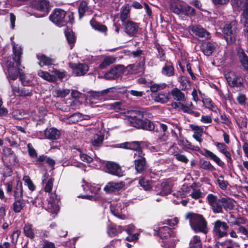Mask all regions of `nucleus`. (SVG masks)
I'll list each match as a JSON object with an SVG mask.
<instances>
[{"mask_svg":"<svg viewBox=\"0 0 248 248\" xmlns=\"http://www.w3.org/2000/svg\"><path fill=\"white\" fill-rule=\"evenodd\" d=\"M144 114L145 111L143 108H140L127 111L126 116L128 118L129 125L138 129L157 132V130H155V125L154 123L144 117Z\"/></svg>","mask_w":248,"mask_h":248,"instance_id":"1","label":"nucleus"},{"mask_svg":"<svg viewBox=\"0 0 248 248\" xmlns=\"http://www.w3.org/2000/svg\"><path fill=\"white\" fill-rule=\"evenodd\" d=\"M206 202L215 214L222 213L223 209L226 211L232 210L234 207L232 199L229 197L219 198L212 193L208 194L206 198Z\"/></svg>","mask_w":248,"mask_h":248,"instance_id":"2","label":"nucleus"},{"mask_svg":"<svg viewBox=\"0 0 248 248\" xmlns=\"http://www.w3.org/2000/svg\"><path fill=\"white\" fill-rule=\"evenodd\" d=\"M13 60L15 62L7 61L6 62V66L7 71V78L12 80H16L19 73L21 64V58L23 54L22 48L20 46L14 44L13 46Z\"/></svg>","mask_w":248,"mask_h":248,"instance_id":"3","label":"nucleus"},{"mask_svg":"<svg viewBox=\"0 0 248 248\" xmlns=\"http://www.w3.org/2000/svg\"><path fill=\"white\" fill-rule=\"evenodd\" d=\"M186 218L189 220L190 227L195 232L207 233V222L202 215L188 212L186 215Z\"/></svg>","mask_w":248,"mask_h":248,"instance_id":"4","label":"nucleus"},{"mask_svg":"<svg viewBox=\"0 0 248 248\" xmlns=\"http://www.w3.org/2000/svg\"><path fill=\"white\" fill-rule=\"evenodd\" d=\"M238 31V23L236 20H233L225 24L222 29V33L228 45H232L236 42Z\"/></svg>","mask_w":248,"mask_h":248,"instance_id":"5","label":"nucleus"},{"mask_svg":"<svg viewBox=\"0 0 248 248\" xmlns=\"http://www.w3.org/2000/svg\"><path fill=\"white\" fill-rule=\"evenodd\" d=\"M66 12L61 8H55L49 16V19L53 23L58 27H61L67 25L65 18Z\"/></svg>","mask_w":248,"mask_h":248,"instance_id":"6","label":"nucleus"},{"mask_svg":"<svg viewBox=\"0 0 248 248\" xmlns=\"http://www.w3.org/2000/svg\"><path fill=\"white\" fill-rule=\"evenodd\" d=\"M225 77L231 87L243 88L244 78L240 74L231 71L225 74Z\"/></svg>","mask_w":248,"mask_h":248,"instance_id":"7","label":"nucleus"},{"mask_svg":"<svg viewBox=\"0 0 248 248\" xmlns=\"http://www.w3.org/2000/svg\"><path fill=\"white\" fill-rule=\"evenodd\" d=\"M2 151V160L4 164H9L12 166L19 165L17 156L11 148L4 147Z\"/></svg>","mask_w":248,"mask_h":248,"instance_id":"8","label":"nucleus"},{"mask_svg":"<svg viewBox=\"0 0 248 248\" xmlns=\"http://www.w3.org/2000/svg\"><path fill=\"white\" fill-rule=\"evenodd\" d=\"M229 228V226L226 222L217 219L214 223L213 232L217 239L227 237L228 235Z\"/></svg>","mask_w":248,"mask_h":248,"instance_id":"9","label":"nucleus"},{"mask_svg":"<svg viewBox=\"0 0 248 248\" xmlns=\"http://www.w3.org/2000/svg\"><path fill=\"white\" fill-rule=\"evenodd\" d=\"M145 155V154L143 151H140L137 155L138 158L134 161L135 169L137 173H144L147 168Z\"/></svg>","mask_w":248,"mask_h":248,"instance_id":"10","label":"nucleus"},{"mask_svg":"<svg viewBox=\"0 0 248 248\" xmlns=\"http://www.w3.org/2000/svg\"><path fill=\"white\" fill-rule=\"evenodd\" d=\"M125 33L129 37H135L138 34L140 28V23L132 20H128L122 24Z\"/></svg>","mask_w":248,"mask_h":248,"instance_id":"11","label":"nucleus"},{"mask_svg":"<svg viewBox=\"0 0 248 248\" xmlns=\"http://www.w3.org/2000/svg\"><path fill=\"white\" fill-rule=\"evenodd\" d=\"M107 172L119 177L123 175L121 167L119 164L113 161H108L105 165Z\"/></svg>","mask_w":248,"mask_h":248,"instance_id":"12","label":"nucleus"},{"mask_svg":"<svg viewBox=\"0 0 248 248\" xmlns=\"http://www.w3.org/2000/svg\"><path fill=\"white\" fill-rule=\"evenodd\" d=\"M32 7L39 11L48 14L50 10L49 1L47 0H35L31 2Z\"/></svg>","mask_w":248,"mask_h":248,"instance_id":"13","label":"nucleus"},{"mask_svg":"<svg viewBox=\"0 0 248 248\" xmlns=\"http://www.w3.org/2000/svg\"><path fill=\"white\" fill-rule=\"evenodd\" d=\"M143 143L142 141H134L132 142H125L121 144L120 147L133 151H136V153L134 155V157L135 158L140 151H143L141 144Z\"/></svg>","mask_w":248,"mask_h":248,"instance_id":"14","label":"nucleus"},{"mask_svg":"<svg viewBox=\"0 0 248 248\" xmlns=\"http://www.w3.org/2000/svg\"><path fill=\"white\" fill-rule=\"evenodd\" d=\"M43 139L49 140H57L60 138L61 132L57 128L51 127L46 128L44 131ZM43 139V138H42Z\"/></svg>","mask_w":248,"mask_h":248,"instance_id":"15","label":"nucleus"},{"mask_svg":"<svg viewBox=\"0 0 248 248\" xmlns=\"http://www.w3.org/2000/svg\"><path fill=\"white\" fill-rule=\"evenodd\" d=\"M118 89L119 88H117V87H113L103 90L101 91H91L89 93L91 95V97H92L93 98L99 99L100 100H106L107 99L106 95L108 93H113L114 90H116Z\"/></svg>","mask_w":248,"mask_h":248,"instance_id":"16","label":"nucleus"},{"mask_svg":"<svg viewBox=\"0 0 248 248\" xmlns=\"http://www.w3.org/2000/svg\"><path fill=\"white\" fill-rule=\"evenodd\" d=\"M199 153L205 157L209 158L214 161L220 167L223 168L225 165L224 162L221 161L217 155L207 149L204 148L202 150L201 149Z\"/></svg>","mask_w":248,"mask_h":248,"instance_id":"17","label":"nucleus"},{"mask_svg":"<svg viewBox=\"0 0 248 248\" xmlns=\"http://www.w3.org/2000/svg\"><path fill=\"white\" fill-rule=\"evenodd\" d=\"M70 67L73 69L77 76H83L89 71V66L85 63L72 64Z\"/></svg>","mask_w":248,"mask_h":248,"instance_id":"18","label":"nucleus"},{"mask_svg":"<svg viewBox=\"0 0 248 248\" xmlns=\"http://www.w3.org/2000/svg\"><path fill=\"white\" fill-rule=\"evenodd\" d=\"M45 163H46L49 166L54 169L55 161L47 155H40L38 158L34 161L33 163L35 165L43 166Z\"/></svg>","mask_w":248,"mask_h":248,"instance_id":"19","label":"nucleus"},{"mask_svg":"<svg viewBox=\"0 0 248 248\" xmlns=\"http://www.w3.org/2000/svg\"><path fill=\"white\" fill-rule=\"evenodd\" d=\"M36 57L39 61L38 63L41 67H42L43 66H51L55 62L54 59L48 57L42 53L37 54Z\"/></svg>","mask_w":248,"mask_h":248,"instance_id":"20","label":"nucleus"},{"mask_svg":"<svg viewBox=\"0 0 248 248\" xmlns=\"http://www.w3.org/2000/svg\"><path fill=\"white\" fill-rule=\"evenodd\" d=\"M191 31L195 36L200 38L208 39L210 37V33L206 30L200 25L193 26L191 28Z\"/></svg>","mask_w":248,"mask_h":248,"instance_id":"21","label":"nucleus"},{"mask_svg":"<svg viewBox=\"0 0 248 248\" xmlns=\"http://www.w3.org/2000/svg\"><path fill=\"white\" fill-rule=\"evenodd\" d=\"M124 186V183L123 182H110L105 186L104 190L107 193H111L120 190Z\"/></svg>","mask_w":248,"mask_h":248,"instance_id":"22","label":"nucleus"},{"mask_svg":"<svg viewBox=\"0 0 248 248\" xmlns=\"http://www.w3.org/2000/svg\"><path fill=\"white\" fill-rule=\"evenodd\" d=\"M200 47L201 51L203 52L204 55L207 56H210L216 50V44L215 43L206 42L202 43Z\"/></svg>","mask_w":248,"mask_h":248,"instance_id":"23","label":"nucleus"},{"mask_svg":"<svg viewBox=\"0 0 248 248\" xmlns=\"http://www.w3.org/2000/svg\"><path fill=\"white\" fill-rule=\"evenodd\" d=\"M189 127L194 131V134L192 135L193 138L201 143L203 140L202 137L204 132L203 128L200 126L194 124H190Z\"/></svg>","mask_w":248,"mask_h":248,"instance_id":"24","label":"nucleus"},{"mask_svg":"<svg viewBox=\"0 0 248 248\" xmlns=\"http://www.w3.org/2000/svg\"><path fill=\"white\" fill-rule=\"evenodd\" d=\"M13 193L14 199H23V185L20 180H16V185L14 187Z\"/></svg>","mask_w":248,"mask_h":248,"instance_id":"25","label":"nucleus"},{"mask_svg":"<svg viewBox=\"0 0 248 248\" xmlns=\"http://www.w3.org/2000/svg\"><path fill=\"white\" fill-rule=\"evenodd\" d=\"M162 74L167 77L174 75L175 71L173 63L170 61H167L161 71Z\"/></svg>","mask_w":248,"mask_h":248,"instance_id":"26","label":"nucleus"},{"mask_svg":"<svg viewBox=\"0 0 248 248\" xmlns=\"http://www.w3.org/2000/svg\"><path fill=\"white\" fill-rule=\"evenodd\" d=\"M172 232L171 228L165 226L159 227L156 231V233L161 239H167L171 236Z\"/></svg>","mask_w":248,"mask_h":248,"instance_id":"27","label":"nucleus"},{"mask_svg":"<svg viewBox=\"0 0 248 248\" xmlns=\"http://www.w3.org/2000/svg\"><path fill=\"white\" fill-rule=\"evenodd\" d=\"M237 55L242 66L246 71H248V56L243 49L241 48L237 50Z\"/></svg>","mask_w":248,"mask_h":248,"instance_id":"28","label":"nucleus"},{"mask_svg":"<svg viewBox=\"0 0 248 248\" xmlns=\"http://www.w3.org/2000/svg\"><path fill=\"white\" fill-rule=\"evenodd\" d=\"M64 34L68 44L74 46L76 41V36L72 29L67 27L64 30ZM73 46H71V48Z\"/></svg>","mask_w":248,"mask_h":248,"instance_id":"29","label":"nucleus"},{"mask_svg":"<svg viewBox=\"0 0 248 248\" xmlns=\"http://www.w3.org/2000/svg\"><path fill=\"white\" fill-rule=\"evenodd\" d=\"M90 24L94 30H96L99 32L106 33L108 31V28L106 25L100 24L94 18H93L90 20Z\"/></svg>","mask_w":248,"mask_h":248,"instance_id":"30","label":"nucleus"},{"mask_svg":"<svg viewBox=\"0 0 248 248\" xmlns=\"http://www.w3.org/2000/svg\"><path fill=\"white\" fill-rule=\"evenodd\" d=\"M123 227L119 226L117 228L115 225H109L107 227V233L110 237H113L117 235L118 233H121L123 231Z\"/></svg>","mask_w":248,"mask_h":248,"instance_id":"31","label":"nucleus"},{"mask_svg":"<svg viewBox=\"0 0 248 248\" xmlns=\"http://www.w3.org/2000/svg\"><path fill=\"white\" fill-rule=\"evenodd\" d=\"M25 206V201L23 199H15L13 204V210L16 213H20Z\"/></svg>","mask_w":248,"mask_h":248,"instance_id":"32","label":"nucleus"},{"mask_svg":"<svg viewBox=\"0 0 248 248\" xmlns=\"http://www.w3.org/2000/svg\"><path fill=\"white\" fill-rule=\"evenodd\" d=\"M184 6V4L179 1H173L170 4V10L175 14L181 15L183 11Z\"/></svg>","mask_w":248,"mask_h":248,"instance_id":"33","label":"nucleus"},{"mask_svg":"<svg viewBox=\"0 0 248 248\" xmlns=\"http://www.w3.org/2000/svg\"><path fill=\"white\" fill-rule=\"evenodd\" d=\"M174 100L178 101H183L185 100V94L177 88H173L170 92Z\"/></svg>","mask_w":248,"mask_h":248,"instance_id":"34","label":"nucleus"},{"mask_svg":"<svg viewBox=\"0 0 248 248\" xmlns=\"http://www.w3.org/2000/svg\"><path fill=\"white\" fill-rule=\"evenodd\" d=\"M38 75L44 79L49 82L56 81L57 78L55 75H51L48 72L39 70L38 72Z\"/></svg>","mask_w":248,"mask_h":248,"instance_id":"35","label":"nucleus"},{"mask_svg":"<svg viewBox=\"0 0 248 248\" xmlns=\"http://www.w3.org/2000/svg\"><path fill=\"white\" fill-rule=\"evenodd\" d=\"M170 92L166 93H159L156 94L155 98V101L162 104L167 103L170 99Z\"/></svg>","mask_w":248,"mask_h":248,"instance_id":"36","label":"nucleus"},{"mask_svg":"<svg viewBox=\"0 0 248 248\" xmlns=\"http://www.w3.org/2000/svg\"><path fill=\"white\" fill-rule=\"evenodd\" d=\"M32 227L31 224H26L23 228V232L25 236L33 240L35 237V234Z\"/></svg>","mask_w":248,"mask_h":248,"instance_id":"37","label":"nucleus"},{"mask_svg":"<svg viewBox=\"0 0 248 248\" xmlns=\"http://www.w3.org/2000/svg\"><path fill=\"white\" fill-rule=\"evenodd\" d=\"M88 8V3L85 0L80 1L78 8L79 19H81L84 16L85 14L87 11Z\"/></svg>","mask_w":248,"mask_h":248,"instance_id":"38","label":"nucleus"},{"mask_svg":"<svg viewBox=\"0 0 248 248\" xmlns=\"http://www.w3.org/2000/svg\"><path fill=\"white\" fill-rule=\"evenodd\" d=\"M200 168L204 170L210 171L216 170L215 167L212 165L209 161L201 159L199 163Z\"/></svg>","mask_w":248,"mask_h":248,"instance_id":"39","label":"nucleus"},{"mask_svg":"<svg viewBox=\"0 0 248 248\" xmlns=\"http://www.w3.org/2000/svg\"><path fill=\"white\" fill-rule=\"evenodd\" d=\"M123 10L121 11L120 13V20L122 22V24L124 22H126L128 21V18L130 16V9L128 5L124 7L123 6Z\"/></svg>","mask_w":248,"mask_h":248,"instance_id":"40","label":"nucleus"},{"mask_svg":"<svg viewBox=\"0 0 248 248\" xmlns=\"http://www.w3.org/2000/svg\"><path fill=\"white\" fill-rule=\"evenodd\" d=\"M90 190L91 192L92 193H93L94 195H81L79 196V198H81L84 199H88L91 201H95L96 200V198L98 197H96V195H97L98 193V192L100 190L99 188H96L95 187H91L90 188Z\"/></svg>","mask_w":248,"mask_h":248,"instance_id":"41","label":"nucleus"},{"mask_svg":"<svg viewBox=\"0 0 248 248\" xmlns=\"http://www.w3.org/2000/svg\"><path fill=\"white\" fill-rule=\"evenodd\" d=\"M60 201V198L58 196L54 193H51L48 200V203L51 204V206L53 208L55 207V209H59L58 202Z\"/></svg>","mask_w":248,"mask_h":248,"instance_id":"42","label":"nucleus"},{"mask_svg":"<svg viewBox=\"0 0 248 248\" xmlns=\"http://www.w3.org/2000/svg\"><path fill=\"white\" fill-rule=\"evenodd\" d=\"M139 184L146 191L150 190L152 188L150 181L144 177L140 179Z\"/></svg>","mask_w":248,"mask_h":248,"instance_id":"43","label":"nucleus"},{"mask_svg":"<svg viewBox=\"0 0 248 248\" xmlns=\"http://www.w3.org/2000/svg\"><path fill=\"white\" fill-rule=\"evenodd\" d=\"M178 81L183 86V88H182V90L183 91H185L187 88V85H188L189 87L191 86V81L189 78L186 76H180L178 78Z\"/></svg>","mask_w":248,"mask_h":248,"instance_id":"44","label":"nucleus"},{"mask_svg":"<svg viewBox=\"0 0 248 248\" xmlns=\"http://www.w3.org/2000/svg\"><path fill=\"white\" fill-rule=\"evenodd\" d=\"M104 135L103 134H96L93 140H92V145L94 147L100 146L104 141Z\"/></svg>","mask_w":248,"mask_h":248,"instance_id":"45","label":"nucleus"},{"mask_svg":"<svg viewBox=\"0 0 248 248\" xmlns=\"http://www.w3.org/2000/svg\"><path fill=\"white\" fill-rule=\"evenodd\" d=\"M189 245L190 248H202L200 237L198 235L194 236L193 239L190 242Z\"/></svg>","mask_w":248,"mask_h":248,"instance_id":"46","label":"nucleus"},{"mask_svg":"<svg viewBox=\"0 0 248 248\" xmlns=\"http://www.w3.org/2000/svg\"><path fill=\"white\" fill-rule=\"evenodd\" d=\"M119 76L118 72L116 71V68H111L108 72L104 75V78L106 79H115Z\"/></svg>","mask_w":248,"mask_h":248,"instance_id":"47","label":"nucleus"},{"mask_svg":"<svg viewBox=\"0 0 248 248\" xmlns=\"http://www.w3.org/2000/svg\"><path fill=\"white\" fill-rule=\"evenodd\" d=\"M171 192V188L170 185L166 182L161 184V190L160 194L162 196H167Z\"/></svg>","mask_w":248,"mask_h":248,"instance_id":"48","label":"nucleus"},{"mask_svg":"<svg viewBox=\"0 0 248 248\" xmlns=\"http://www.w3.org/2000/svg\"><path fill=\"white\" fill-rule=\"evenodd\" d=\"M183 11L181 15H184L187 16H194L196 14L195 10L190 6L184 5Z\"/></svg>","mask_w":248,"mask_h":248,"instance_id":"49","label":"nucleus"},{"mask_svg":"<svg viewBox=\"0 0 248 248\" xmlns=\"http://www.w3.org/2000/svg\"><path fill=\"white\" fill-rule=\"evenodd\" d=\"M23 180L25 185L28 186V188L31 191H33L36 189V186L31 179L28 175L23 176Z\"/></svg>","mask_w":248,"mask_h":248,"instance_id":"50","label":"nucleus"},{"mask_svg":"<svg viewBox=\"0 0 248 248\" xmlns=\"http://www.w3.org/2000/svg\"><path fill=\"white\" fill-rule=\"evenodd\" d=\"M202 102L206 108L212 111H214V109L217 108L211 98H203Z\"/></svg>","mask_w":248,"mask_h":248,"instance_id":"51","label":"nucleus"},{"mask_svg":"<svg viewBox=\"0 0 248 248\" xmlns=\"http://www.w3.org/2000/svg\"><path fill=\"white\" fill-rule=\"evenodd\" d=\"M113 62V61L111 57H107L103 60L102 62L99 64V68L101 70L104 69L108 66L110 65Z\"/></svg>","mask_w":248,"mask_h":248,"instance_id":"52","label":"nucleus"},{"mask_svg":"<svg viewBox=\"0 0 248 248\" xmlns=\"http://www.w3.org/2000/svg\"><path fill=\"white\" fill-rule=\"evenodd\" d=\"M27 149L29 156L31 158H38L37 153L31 143L27 144Z\"/></svg>","mask_w":248,"mask_h":248,"instance_id":"53","label":"nucleus"},{"mask_svg":"<svg viewBox=\"0 0 248 248\" xmlns=\"http://www.w3.org/2000/svg\"><path fill=\"white\" fill-rule=\"evenodd\" d=\"M54 180L55 179L53 177H51L50 179H49L45 186L44 190L46 192H51Z\"/></svg>","mask_w":248,"mask_h":248,"instance_id":"54","label":"nucleus"},{"mask_svg":"<svg viewBox=\"0 0 248 248\" xmlns=\"http://www.w3.org/2000/svg\"><path fill=\"white\" fill-rule=\"evenodd\" d=\"M194 200H198L202 197V193L200 189H195L189 195Z\"/></svg>","mask_w":248,"mask_h":248,"instance_id":"55","label":"nucleus"},{"mask_svg":"<svg viewBox=\"0 0 248 248\" xmlns=\"http://www.w3.org/2000/svg\"><path fill=\"white\" fill-rule=\"evenodd\" d=\"M20 233L21 231L19 230H17L14 231L13 233L10 235V237L13 244H16L17 243Z\"/></svg>","mask_w":248,"mask_h":248,"instance_id":"56","label":"nucleus"},{"mask_svg":"<svg viewBox=\"0 0 248 248\" xmlns=\"http://www.w3.org/2000/svg\"><path fill=\"white\" fill-rule=\"evenodd\" d=\"M5 167L4 168V171L3 173V176L4 177H8L11 176L13 174V170L11 168L12 165L9 164H4Z\"/></svg>","mask_w":248,"mask_h":248,"instance_id":"57","label":"nucleus"},{"mask_svg":"<svg viewBox=\"0 0 248 248\" xmlns=\"http://www.w3.org/2000/svg\"><path fill=\"white\" fill-rule=\"evenodd\" d=\"M215 145L217 148L218 151L221 153L227 150L228 148L224 142H216L215 143Z\"/></svg>","mask_w":248,"mask_h":248,"instance_id":"58","label":"nucleus"},{"mask_svg":"<svg viewBox=\"0 0 248 248\" xmlns=\"http://www.w3.org/2000/svg\"><path fill=\"white\" fill-rule=\"evenodd\" d=\"M237 101L239 104L241 105H245L246 104V101L247 100V98L246 95L243 93H239L237 97Z\"/></svg>","mask_w":248,"mask_h":248,"instance_id":"59","label":"nucleus"},{"mask_svg":"<svg viewBox=\"0 0 248 248\" xmlns=\"http://www.w3.org/2000/svg\"><path fill=\"white\" fill-rule=\"evenodd\" d=\"M175 136L176 138V140L178 142V144L180 146H184L185 145V143H188V140H185L184 137H181V133H180V137H179L177 134L174 132Z\"/></svg>","mask_w":248,"mask_h":248,"instance_id":"60","label":"nucleus"},{"mask_svg":"<svg viewBox=\"0 0 248 248\" xmlns=\"http://www.w3.org/2000/svg\"><path fill=\"white\" fill-rule=\"evenodd\" d=\"M174 156L176 159L180 162L187 163L188 162L187 157L184 155L180 154L179 153L176 154Z\"/></svg>","mask_w":248,"mask_h":248,"instance_id":"61","label":"nucleus"},{"mask_svg":"<svg viewBox=\"0 0 248 248\" xmlns=\"http://www.w3.org/2000/svg\"><path fill=\"white\" fill-rule=\"evenodd\" d=\"M56 96L58 97H64L67 96L70 93L69 90H58L56 91Z\"/></svg>","mask_w":248,"mask_h":248,"instance_id":"62","label":"nucleus"},{"mask_svg":"<svg viewBox=\"0 0 248 248\" xmlns=\"http://www.w3.org/2000/svg\"><path fill=\"white\" fill-rule=\"evenodd\" d=\"M74 14L73 12H68L66 13V16L68 18V20H66L67 24H70L71 25H73L75 23V17Z\"/></svg>","mask_w":248,"mask_h":248,"instance_id":"63","label":"nucleus"},{"mask_svg":"<svg viewBox=\"0 0 248 248\" xmlns=\"http://www.w3.org/2000/svg\"><path fill=\"white\" fill-rule=\"evenodd\" d=\"M155 48L158 51V53L159 54V57L160 58H163L165 55V52L164 50L163 49V48L161 47L160 45L158 43H155Z\"/></svg>","mask_w":248,"mask_h":248,"instance_id":"64","label":"nucleus"}]
</instances>
